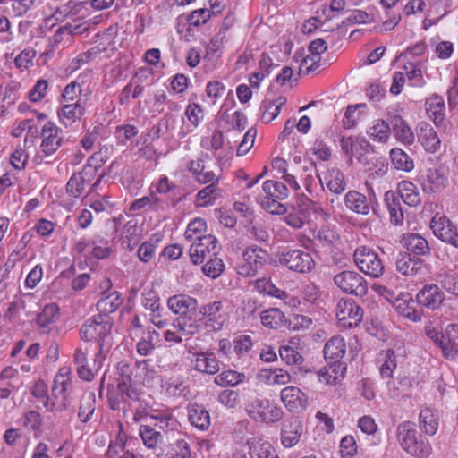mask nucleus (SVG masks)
I'll return each instance as SVG.
<instances>
[{
    "mask_svg": "<svg viewBox=\"0 0 458 458\" xmlns=\"http://www.w3.org/2000/svg\"><path fill=\"white\" fill-rule=\"evenodd\" d=\"M417 306L418 301H416L409 293L399 294L394 303V309L400 315L413 322L421 319V311Z\"/></svg>",
    "mask_w": 458,
    "mask_h": 458,
    "instance_id": "obj_22",
    "label": "nucleus"
},
{
    "mask_svg": "<svg viewBox=\"0 0 458 458\" xmlns=\"http://www.w3.org/2000/svg\"><path fill=\"white\" fill-rule=\"evenodd\" d=\"M219 250L220 245L217 239L212 234H208L192 242L189 253L192 263L200 264L205 259L217 255Z\"/></svg>",
    "mask_w": 458,
    "mask_h": 458,
    "instance_id": "obj_14",
    "label": "nucleus"
},
{
    "mask_svg": "<svg viewBox=\"0 0 458 458\" xmlns=\"http://www.w3.org/2000/svg\"><path fill=\"white\" fill-rule=\"evenodd\" d=\"M430 228L436 237L441 241L458 247V233L456 227L443 215L433 216Z\"/></svg>",
    "mask_w": 458,
    "mask_h": 458,
    "instance_id": "obj_18",
    "label": "nucleus"
},
{
    "mask_svg": "<svg viewBox=\"0 0 458 458\" xmlns=\"http://www.w3.org/2000/svg\"><path fill=\"white\" fill-rule=\"evenodd\" d=\"M398 193L403 201L411 207L420 203V195L417 186L409 181H402L398 183Z\"/></svg>",
    "mask_w": 458,
    "mask_h": 458,
    "instance_id": "obj_45",
    "label": "nucleus"
},
{
    "mask_svg": "<svg viewBox=\"0 0 458 458\" xmlns=\"http://www.w3.org/2000/svg\"><path fill=\"white\" fill-rule=\"evenodd\" d=\"M159 335L156 330L142 331L140 339L136 343L137 352L141 356H148L155 350V340Z\"/></svg>",
    "mask_w": 458,
    "mask_h": 458,
    "instance_id": "obj_46",
    "label": "nucleus"
},
{
    "mask_svg": "<svg viewBox=\"0 0 458 458\" xmlns=\"http://www.w3.org/2000/svg\"><path fill=\"white\" fill-rule=\"evenodd\" d=\"M419 140L424 148L431 153L437 151L441 144V140L435 130L428 124L420 127Z\"/></svg>",
    "mask_w": 458,
    "mask_h": 458,
    "instance_id": "obj_44",
    "label": "nucleus"
},
{
    "mask_svg": "<svg viewBox=\"0 0 458 458\" xmlns=\"http://www.w3.org/2000/svg\"><path fill=\"white\" fill-rule=\"evenodd\" d=\"M87 349L78 348L74 354V361L77 365V372L81 379L90 381L94 374L87 365Z\"/></svg>",
    "mask_w": 458,
    "mask_h": 458,
    "instance_id": "obj_56",
    "label": "nucleus"
},
{
    "mask_svg": "<svg viewBox=\"0 0 458 458\" xmlns=\"http://www.w3.org/2000/svg\"><path fill=\"white\" fill-rule=\"evenodd\" d=\"M200 145L202 148L214 153L217 163L221 166L225 165L233 156V146L230 141L225 142L223 132L218 130L208 132L202 137Z\"/></svg>",
    "mask_w": 458,
    "mask_h": 458,
    "instance_id": "obj_9",
    "label": "nucleus"
},
{
    "mask_svg": "<svg viewBox=\"0 0 458 458\" xmlns=\"http://www.w3.org/2000/svg\"><path fill=\"white\" fill-rule=\"evenodd\" d=\"M161 387L165 394L173 397L183 395L187 389L182 377L176 375L164 377Z\"/></svg>",
    "mask_w": 458,
    "mask_h": 458,
    "instance_id": "obj_42",
    "label": "nucleus"
},
{
    "mask_svg": "<svg viewBox=\"0 0 458 458\" xmlns=\"http://www.w3.org/2000/svg\"><path fill=\"white\" fill-rule=\"evenodd\" d=\"M403 247L415 255H425L428 252V244L425 238L417 233H408L402 239Z\"/></svg>",
    "mask_w": 458,
    "mask_h": 458,
    "instance_id": "obj_43",
    "label": "nucleus"
},
{
    "mask_svg": "<svg viewBox=\"0 0 458 458\" xmlns=\"http://www.w3.org/2000/svg\"><path fill=\"white\" fill-rule=\"evenodd\" d=\"M185 166L192 174L194 179L199 183L206 184L212 182H217L218 180L215 173L205 166L204 160L202 158L189 160Z\"/></svg>",
    "mask_w": 458,
    "mask_h": 458,
    "instance_id": "obj_31",
    "label": "nucleus"
},
{
    "mask_svg": "<svg viewBox=\"0 0 458 458\" xmlns=\"http://www.w3.org/2000/svg\"><path fill=\"white\" fill-rule=\"evenodd\" d=\"M268 259V253L264 249L253 245L242 251V258L236 265L237 273L242 276H254Z\"/></svg>",
    "mask_w": 458,
    "mask_h": 458,
    "instance_id": "obj_8",
    "label": "nucleus"
},
{
    "mask_svg": "<svg viewBox=\"0 0 458 458\" xmlns=\"http://www.w3.org/2000/svg\"><path fill=\"white\" fill-rule=\"evenodd\" d=\"M160 242L157 235H153L148 241L144 242L138 250V257L144 263L149 262L155 256L156 250Z\"/></svg>",
    "mask_w": 458,
    "mask_h": 458,
    "instance_id": "obj_61",
    "label": "nucleus"
},
{
    "mask_svg": "<svg viewBox=\"0 0 458 458\" xmlns=\"http://www.w3.org/2000/svg\"><path fill=\"white\" fill-rule=\"evenodd\" d=\"M367 105L363 103L349 105L342 119V126L345 130H352L357 127L359 123L366 115Z\"/></svg>",
    "mask_w": 458,
    "mask_h": 458,
    "instance_id": "obj_32",
    "label": "nucleus"
},
{
    "mask_svg": "<svg viewBox=\"0 0 458 458\" xmlns=\"http://www.w3.org/2000/svg\"><path fill=\"white\" fill-rule=\"evenodd\" d=\"M368 137L377 143H386L391 136L389 123L384 119H375L366 130Z\"/></svg>",
    "mask_w": 458,
    "mask_h": 458,
    "instance_id": "obj_33",
    "label": "nucleus"
},
{
    "mask_svg": "<svg viewBox=\"0 0 458 458\" xmlns=\"http://www.w3.org/2000/svg\"><path fill=\"white\" fill-rule=\"evenodd\" d=\"M149 417L157 421L156 425L163 430H176L179 427L178 420L168 410L155 411Z\"/></svg>",
    "mask_w": 458,
    "mask_h": 458,
    "instance_id": "obj_53",
    "label": "nucleus"
},
{
    "mask_svg": "<svg viewBox=\"0 0 458 458\" xmlns=\"http://www.w3.org/2000/svg\"><path fill=\"white\" fill-rule=\"evenodd\" d=\"M377 365L383 378L393 377L394 371L397 367L394 351L392 349L381 351L377 357Z\"/></svg>",
    "mask_w": 458,
    "mask_h": 458,
    "instance_id": "obj_34",
    "label": "nucleus"
},
{
    "mask_svg": "<svg viewBox=\"0 0 458 458\" xmlns=\"http://www.w3.org/2000/svg\"><path fill=\"white\" fill-rule=\"evenodd\" d=\"M199 314L207 318V326L215 331L222 329L229 318V313L225 309L222 301H215L203 305L199 309Z\"/></svg>",
    "mask_w": 458,
    "mask_h": 458,
    "instance_id": "obj_16",
    "label": "nucleus"
},
{
    "mask_svg": "<svg viewBox=\"0 0 458 458\" xmlns=\"http://www.w3.org/2000/svg\"><path fill=\"white\" fill-rule=\"evenodd\" d=\"M392 129L396 140L403 145H411L414 142V133L400 115L391 119Z\"/></svg>",
    "mask_w": 458,
    "mask_h": 458,
    "instance_id": "obj_36",
    "label": "nucleus"
},
{
    "mask_svg": "<svg viewBox=\"0 0 458 458\" xmlns=\"http://www.w3.org/2000/svg\"><path fill=\"white\" fill-rule=\"evenodd\" d=\"M403 70L404 78H407L409 85L411 87L420 88L426 84V81L423 78L420 68L413 63H408L405 64Z\"/></svg>",
    "mask_w": 458,
    "mask_h": 458,
    "instance_id": "obj_63",
    "label": "nucleus"
},
{
    "mask_svg": "<svg viewBox=\"0 0 458 458\" xmlns=\"http://www.w3.org/2000/svg\"><path fill=\"white\" fill-rule=\"evenodd\" d=\"M426 335L441 349L443 355L454 360L458 354V325L450 324L442 333L436 327L428 325L425 328Z\"/></svg>",
    "mask_w": 458,
    "mask_h": 458,
    "instance_id": "obj_4",
    "label": "nucleus"
},
{
    "mask_svg": "<svg viewBox=\"0 0 458 458\" xmlns=\"http://www.w3.org/2000/svg\"><path fill=\"white\" fill-rule=\"evenodd\" d=\"M174 327L182 334L184 339H188L199 331L200 325L195 315H189L177 318L174 322Z\"/></svg>",
    "mask_w": 458,
    "mask_h": 458,
    "instance_id": "obj_39",
    "label": "nucleus"
},
{
    "mask_svg": "<svg viewBox=\"0 0 458 458\" xmlns=\"http://www.w3.org/2000/svg\"><path fill=\"white\" fill-rule=\"evenodd\" d=\"M303 427L299 420L285 421L281 430V443L285 448L294 446L300 440Z\"/></svg>",
    "mask_w": 458,
    "mask_h": 458,
    "instance_id": "obj_28",
    "label": "nucleus"
},
{
    "mask_svg": "<svg viewBox=\"0 0 458 458\" xmlns=\"http://www.w3.org/2000/svg\"><path fill=\"white\" fill-rule=\"evenodd\" d=\"M59 307L55 303L46 305L38 315L37 323L41 327H47L58 320Z\"/></svg>",
    "mask_w": 458,
    "mask_h": 458,
    "instance_id": "obj_57",
    "label": "nucleus"
},
{
    "mask_svg": "<svg viewBox=\"0 0 458 458\" xmlns=\"http://www.w3.org/2000/svg\"><path fill=\"white\" fill-rule=\"evenodd\" d=\"M340 147L350 163L356 159L361 165H369L370 164L372 146L364 137L354 135L342 136Z\"/></svg>",
    "mask_w": 458,
    "mask_h": 458,
    "instance_id": "obj_5",
    "label": "nucleus"
},
{
    "mask_svg": "<svg viewBox=\"0 0 458 458\" xmlns=\"http://www.w3.org/2000/svg\"><path fill=\"white\" fill-rule=\"evenodd\" d=\"M420 267V260L411 258L410 255H403L396 260V269L403 276L415 275Z\"/></svg>",
    "mask_w": 458,
    "mask_h": 458,
    "instance_id": "obj_60",
    "label": "nucleus"
},
{
    "mask_svg": "<svg viewBox=\"0 0 458 458\" xmlns=\"http://www.w3.org/2000/svg\"><path fill=\"white\" fill-rule=\"evenodd\" d=\"M357 267L365 275L377 278L383 275L385 267L379 254L367 246L358 247L353 253Z\"/></svg>",
    "mask_w": 458,
    "mask_h": 458,
    "instance_id": "obj_7",
    "label": "nucleus"
},
{
    "mask_svg": "<svg viewBox=\"0 0 458 458\" xmlns=\"http://www.w3.org/2000/svg\"><path fill=\"white\" fill-rule=\"evenodd\" d=\"M90 249L91 255L98 259H106L112 252L110 242L100 235L91 241Z\"/></svg>",
    "mask_w": 458,
    "mask_h": 458,
    "instance_id": "obj_55",
    "label": "nucleus"
},
{
    "mask_svg": "<svg viewBox=\"0 0 458 458\" xmlns=\"http://www.w3.org/2000/svg\"><path fill=\"white\" fill-rule=\"evenodd\" d=\"M345 371L346 367L343 363L333 361L318 371V379L325 385L335 386L344 378Z\"/></svg>",
    "mask_w": 458,
    "mask_h": 458,
    "instance_id": "obj_27",
    "label": "nucleus"
},
{
    "mask_svg": "<svg viewBox=\"0 0 458 458\" xmlns=\"http://www.w3.org/2000/svg\"><path fill=\"white\" fill-rule=\"evenodd\" d=\"M246 379V376L244 373L237 372L234 370H225L218 374L215 379L214 382L221 386V387H226V386H235Z\"/></svg>",
    "mask_w": 458,
    "mask_h": 458,
    "instance_id": "obj_54",
    "label": "nucleus"
},
{
    "mask_svg": "<svg viewBox=\"0 0 458 458\" xmlns=\"http://www.w3.org/2000/svg\"><path fill=\"white\" fill-rule=\"evenodd\" d=\"M346 352V344L343 337L335 335L331 337L324 346V356L326 360H332L338 362Z\"/></svg>",
    "mask_w": 458,
    "mask_h": 458,
    "instance_id": "obj_38",
    "label": "nucleus"
},
{
    "mask_svg": "<svg viewBox=\"0 0 458 458\" xmlns=\"http://www.w3.org/2000/svg\"><path fill=\"white\" fill-rule=\"evenodd\" d=\"M206 230V222L202 218H195L189 223L184 235L188 241L194 242L204 237Z\"/></svg>",
    "mask_w": 458,
    "mask_h": 458,
    "instance_id": "obj_64",
    "label": "nucleus"
},
{
    "mask_svg": "<svg viewBox=\"0 0 458 458\" xmlns=\"http://www.w3.org/2000/svg\"><path fill=\"white\" fill-rule=\"evenodd\" d=\"M439 425L438 415L430 408H424L419 416V426L427 435L433 436L437 433Z\"/></svg>",
    "mask_w": 458,
    "mask_h": 458,
    "instance_id": "obj_41",
    "label": "nucleus"
},
{
    "mask_svg": "<svg viewBox=\"0 0 458 458\" xmlns=\"http://www.w3.org/2000/svg\"><path fill=\"white\" fill-rule=\"evenodd\" d=\"M112 323L106 317L101 315L94 316L87 319L81 327L80 334L81 339L85 341H97L98 343L99 353L96 355L95 366L100 368V364H97L98 360L101 359L102 352H107L113 344L111 334Z\"/></svg>",
    "mask_w": 458,
    "mask_h": 458,
    "instance_id": "obj_1",
    "label": "nucleus"
},
{
    "mask_svg": "<svg viewBox=\"0 0 458 458\" xmlns=\"http://www.w3.org/2000/svg\"><path fill=\"white\" fill-rule=\"evenodd\" d=\"M139 434L144 445L148 449H155L163 442L161 433L148 425H140Z\"/></svg>",
    "mask_w": 458,
    "mask_h": 458,
    "instance_id": "obj_51",
    "label": "nucleus"
},
{
    "mask_svg": "<svg viewBox=\"0 0 458 458\" xmlns=\"http://www.w3.org/2000/svg\"><path fill=\"white\" fill-rule=\"evenodd\" d=\"M246 412L255 421L266 424L279 421L284 414L281 407L267 398H255L250 402Z\"/></svg>",
    "mask_w": 458,
    "mask_h": 458,
    "instance_id": "obj_6",
    "label": "nucleus"
},
{
    "mask_svg": "<svg viewBox=\"0 0 458 458\" xmlns=\"http://www.w3.org/2000/svg\"><path fill=\"white\" fill-rule=\"evenodd\" d=\"M260 194L284 200L288 198L289 190L283 182L267 180L262 184Z\"/></svg>",
    "mask_w": 458,
    "mask_h": 458,
    "instance_id": "obj_47",
    "label": "nucleus"
},
{
    "mask_svg": "<svg viewBox=\"0 0 458 458\" xmlns=\"http://www.w3.org/2000/svg\"><path fill=\"white\" fill-rule=\"evenodd\" d=\"M280 399L291 412H300L308 406V397L299 387L289 386L280 392Z\"/></svg>",
    "mask_w": 458,
    "mask_h": 458,
    "instance_id": "obj_19",
    "label": "nucleus"
},
{
    "mask_svg": "<svg viewBox=\"0 0 458 458\" xmlns=\"http://www.w3.org/2000/svg\"><path fill=\"white\" fill-rule=\"evenodd\" d=\"M295 343L292 340L289 344L284 345L279 349L281 359L288 365H298L302 363L303 357L294 346Z\"/></svg>",
    "mask_w": 458,
    "mask_h": 458,
    "instance_id": "obj_59",
    "label": "nucleus"
},
{
    "mask_svg": "<svg viewBox=\"0 0 458 458\" xmlns=\"http://www.w3.org/2000/svg\"><path fill=\"white\" fill-rule=\"evenodd\" d=\"M96 396L93 392L85 393L80 403L78 418L81 422H88L91 420L95 411Z\"/></svg>",
    "mask_w": 458,
    "mask_h": 458,
    "instance_id": "obj_49",
    "label": "nucleus"
},
{
    "mask_svg": "<svg viewBox=\"0 0 458 458\" xmlns=\"http://www.w3.org/2000/svg\"><path fill=\"white\" fill-rule=\"evenodd\" d=\"M184 118H182V125L177 131V136L181 139L195 131L204 118V112L200 105L197 103H189L184 111Z\"/></svg>",
    "mask_w": 458,
    "mask_h": 458,
    "instance_id": "obj_21",
    "label": "nucleus"
},
{
    "mask_svg": "<svg viewBox=\"0 0 458 458\" xmlns=\"http://www.w3.org/2000/svg\"><path fill=\"white\" fill-rule=\"evenodd\" d=\"M376 199L375 192L372 189L369 191V196L361 192L352 190L349 191L344 198L345 207L359 215L366 216L369 213Z\"/></svg>",
    "mask_w": 458,
    "mask_h": 458,
    "instance_id": "obj_17",
    "label": "nucleus"
},
{
    "mask_svg": "<svg viewBox=\"0 0 458 458\" xmlns=\"http://www.w3.org/2000/svg\"><path fill=\"white\" fill-rule=\"evenodd\" d=\"M334 283L343 293L363 297L367 294L366 280L358 272L344 270L334 276Z\"/></svg>",
    "mask_w": 458,
    "mask_h": 458,
    "instance_id": "obj_13",
    "label": "nucleus"
},
{
    "mask_svg": "<svg viewBox=\"0 0 458 458\" xmlns=\"http://www.w3.org/2000/svg\"><path fill=\"white\" fill-rule=\"evenodd\" d=\"M389 394L393 398L408 395L411 383L409 377H390L386 383Z\"/></svg>",
    "mask_w": 458,
    "mask_h": 458,
    "instance_id": "obj_50",
    "label": "nucleus"
},
{
    "mask_svg": "<svg viewBox=\"0 0 458 458\" xmlns=\"http://www.w3.org/2000/svg\"><path fill=\"white\" fill-rule=\"evenodd\" d=\"M247 444L250 458H279L272 444L263 438L252 437Z\"/></svg>",
    "mask_w": 458,
    "mask_h": 458,
    "instance_id": "obj_29",
    "label": "nucleus"
},
{
    "mask_svg": "<svg viewBox=\"0 0 458 458\" xmlns=\"http://www.w3.org/2000/svg\"><path fill=\"white\" fill-rule=\"evenodd\" d=\"M322 187H326L333 193L340 194L345 189L344 174L337 168L328 169L323 177L317 175Z\"/></svg>",
    "mask_w": 458,
    "mask_h": 458,
    "instance_id": "obj_30",
    "label": "nucleus"
},
{
    "mask_svg": "<svg viewBox=\"0 0 458 458\" xmlns=\"http://www.w3.org/2000/svg\"><path fill=\"white\" fill-rule=\"evenodd\" d=\"M257 201L263 209L271 214L282 215L286 211L285 206L280 202L281 199L259 194Z\"/></svg>",
    "mask_w": 458,
    "mask_h": 458,
    "instance_id": "obj_62",
    "label": "nucleus"
},
{
    "mask_svg": "<svg viewBox=\"0 0 458 458\" xmlns=\"http://www.w3.org/2000/svg\"><path fill=\"white\" fill-rule=\"evenodd\" d=\"M188 419L191 424L199 430H207L210 426L208 411L197 403L189 405Z\"/></svg>",
    "mask_w": 458,
    "mask_h": 458,
    "instance_id": "obj_37",
    "label": "nucleus"
},
{
    "mask_svg": "<svg viewBox=\"0 0 458 458\" xmlns=\"http://www.w3.org/2000/svg\"><path fill=\"white\" fill-rule=\"evenodd\" d=\"M91 182L90 174L86 170L73 174L66 183V197L63 199V206L71 210L76 200L87 196V191Z\"/></svg>",
    "mask_w": 458,
    "mask_h": 458,
    "instance_id": "obj_11",
    "label": "nucleus"
},
{
    "mask_svg": "<svg viewBox=\"0 0 458 458\" xmlns=\"http://www.w3.org/2000/svg\"><path fill=\"white\" fill-rule=\"evenodd\" d=\"M279 263L289 270L307 274L316 265L310 253L301 249H293L283 251L279 256Z\"/></svg>",
    "mask_w": 458,
    "mask_h": 458,
    "instance_id": "obj_12",
    "label": "nucleus"
},
{
    "mask_svg": "<svg viewBox=\"0 0 458 458\" xmlns=\"http://www.w3.org/2000/svg\"><path fill=\"white\" fill-rule=\"evenodd\" d=\"M390 158L393 165L397 170L410 172L413 169V160L401 148H393L390 151Z\"/></svg>",
    "mask_w": 458,
    "mask_h": 458,
    "instance_id": "obj_52",
    "label": "nucleus"
},
{
    "mask_svg": "<svg viewBox=\"0 0 458 458\" xmlns=\"http://www.w3.org/2000/svg\"><path fill=\"white\" fill-rule=\"evenodd\" d=\"M62 130L51 121L47 122L41 128V143L35 156V160L42 162L45 157H51L60 148L63 139Z\"/></svg>",
    "mask_w": 458,
    "mask_h": 458,
    "instance_id": "obj_10",
    "label": "nucleus"
},
{
    "mask_svg": "<svg viewBox=\"0 0 458 458\" xmlns=\"http://www.w3.org/2000/svg\"><path fill=\"white\" fill-rule=\"evenodd\" d=\"M416 297L419 304L432 310L439 309L445 301V293L437 284L425 285Z\"/></svg>",
    "mask_w": 458,
    "mask_h": 458,
    "instance_id": "obj_23",
    "label": "nucleus"
},
{
    "mask_svg": "<svg viewBox=\"0 0 458 458\" xmlns=\"http://www.w3.org/2000/svg\"><path fill=\"white\" fill-rule=\"evenodd\" d=\"M167 307L173 313L181 316L196 315L198 301L189 295H174L168 299Z\"/></svg>",
    "mask_w": 458,
    "mask_h": 458,
    "instance_id": "obj_24",
    "label": "nucleus"
},
{
    "mask_svg": "<svg viewBox=\"0 0 458 458\" xmlns=\"http://www.w3.org/2000/svg\"><path fill=\"white\" fill-rule=\"evenodd\" d=\"M139 228L133 221L126 223L121 233V243L129 250H132L140 242Z\"/></svg>",
    "mask_w": 458,
    "mask_h": 458,
    "instance_id": "obj_48",
    "label": "nucleus"
},
{
    "mask_svg": "<svg viewBox=\"0 0 458 458\" xmlns=\"http://www.w3.org/2000/svg\"><path fill=\"white\" fill-rule=\"evenodd\" d=\"M286 104V98L278 97L275 100L266 98L261 104V120L268 123L275 120L280 114L281 108Z\"/></svg>",
    "mask_w": 458,
    "mask_h": 458,
    "instance_id": "obj_40",
    "label": "nucleus"
},
{
    "mask_svg": "<svg viewBox=\"0 0 458 458\" xmlns=\"http://www.w3.org/2000/svg\"><path fill=\"white\" fill-rule=\"evenodd\" d=\"M335 316L341 327L351 328L361 322L363 311L353 301H340L336 306Z\"/></svg>",
    "mask_w": 458,
    "mask_h": 458,
    "instance_id": "obj_15",
    "label": "nucleus"
},
{
    "mask_svg": "<svg viewBox=\"0 0 458 458\" xmlns=\"http://www.w3.org/2000/svg\"><path fill=\"white\" fill-rule=\"evenodd\" d=\"M397 440L402 448L417 458H428L432 453L429 441L419 435L415 425L404 421L397 428Z\"/></svg>",
    "mask_w": 458,
    "mask_h": 458,
    "instance_id": "obj_3",
    "label": "nucleus"
},
{
    "mask_svg": "<svg viewBox=\"0 0 458 458\" xmlns=\"http://www.w3.org/2000/svg\"><path fill=\"white\" fill-rule=\"evenodd\" d=\"M191 360L195 370L208 375H215L219 371V362L213 352H199L193 354Z\"/></svg>",
    "mask_w": 458,
    "mask_h": 458,
    "instance_id": "obj_25",
    "label": "nucleus"
},
{
    "mask_svg": "<svg viewBox=\"0 0 458 458\" xmlns=\"http://www.w3.org/2000/svg\"><path fill=\"white\" fill-rule=\"evenodd\" d=\"M284 319V314L276 308L264 310L260 314V320L263 326L269 328H276L281 326Z\"/></svg>",
    "mask_w": 458,
    "mask_h": 458,
    "instance_id": "obj_58",
    "label": "nucleus"
},
{
    "mask_svg": "<svg viewBox=\"0 0 458 458\" xmlns=\"http://www.w3.org/2000/svg\"><path fill=\"white\" fill-rule=\"evenodd\" d=\"M73 386L72 369L70 367H61L55 374L51 387L53 403L47 404V411H63L72 403Z\"/></svg>",
    "mask_w": 458,
    "mask_h": 458,
    "instance_id": "obj_2",
    "label": "nucleus"
},
{
    "mask_svg": "<svg viewBox=\"0 0 458 458\" xmlns=\"http://www.w3.org/2000/svg\"><path fill=\"white\" fill-rule=\"evenodd\" d=\"M426 111L428 117L437 126L441 124L445 115L444 98L438 95H432L426 101Z\"/></svg>",
    "mask_w": 458,
    "mask_h": 458,
    "instance_id": "obj_35",
    "label": "nucleus"
},
{
    "mask_svg": "<svg viewBox=\"0 0 458 458\" xmlns=\"http://www.w3.org/2000/svg\"><path fill=\"white\" fill-rule=\"evenodd\" d=\"M86 106L82 99L74 103H65L57 109L59 122L66 128L72 127L79 123L85 114Z\"/></svg>",
    "mask_w": 458,
    "mask_h": 458,
    "instance_id": "obj_20",
    "label": "nucleus"
},
{
    "mask_svg": "<svg viewBox=\"0 0 458 458\" xmlns=\"http://www.w3.org/2000/svg\"><path fill=\"white\" fill-rule=\"evenodd\" d=\"M257 379L267 386H275L290 383L292 377L282 368H269L259 369L257 373Z\"/></svg>",
    "mask_w": 458,
    "mask_h": 458,
    "instance_id": "obj_26",
    "label": "nucleus"
}]
</instances>
